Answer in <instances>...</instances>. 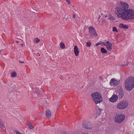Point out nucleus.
I'll list each match as a JSON object with an SVG mask.
<instances>
[{
  "label": "nucleus",
  "mask_w": 134,
  "mask_h": 134,
  "mask_svg": "<svg viewBox=\"0 0 134 134\" xmlns=\"http://www.w3.org/2000/svg\"><path fill=\"white\" fill-rule=\"evenodd\" d=\"M89 32L90 34L93 35L94 36H97L96 31L93 26H90L89 27Z\"/></svg>",
  "instance_id": "423d86ee"
},
{
  "label": "nucleus",
  "mask_w": 134,
  "mask_h": 134,
  "mask_svg": "<svg viewBox=\"0 0 134 134\" xmlns=\"http://www.w3.org/2000/svg\"><path fill=\"white\" fill-rule=\"evenodd\" d=\"M60 48L63 49H64L65 47L64 43L62 42L60 43Z\"/></svg>",
  "instance_id": "a211bd4d"
},
{
  "label": "nucleus",
  "mask_w": 134,
  "mask_h": 134,
  "mask_svg": "<svg viewBox=\"0 0 134 134\" xmlns=\"http://www.w3.org/2000/svg\"><path fill=\"white\" fill-rule=\"evenodd\" d=\"M19 63H24V61H21L20 60H19Z\"/></svg>",
  "instance_id": "f704fd0d"
},
{
  "label": "nucleus",
  "mask_w": 134,
  "mask_h": 134,
  "mask_svg": "<svg viewBox=\"0 0 134 134\" xmlns=\"http://www.w3.org/2000/svg\"><path fill=\"white\" fill-rule=\"evenodd\" d=\"M33 118V119H34V120H33L32 119L31 120V121H32V122H33L35 120V119H34V118Z\"/></svg>",
  "instance_id": "4c0bfd02"
},
{
  "label": "nucleus",
  "mask_w": 134,
  "mask_h": 134,
  "mask_svg": "<svg viewBox=\"0 0 134 134\" xmlns=\"http://www.w3.org/2000/svg\"><path fill=\"white\" fill-rule=\"evenodd\" d=\"M92 35H90V37H92Z\"/></svg>",
  "instance_id": "ea45409f"
},
{
  "label": "nucleus",
  "mask_w": 134,
  "mask_h": 134,
  "mask_svg": "<svg viewBox=\"0 0 134 134\" xmlns=\"http://www.w3.org/2000/svg\"><path fill=\"white\" fill-rule=\"evenodd\" d=\"M66 2L69 4H71V2L70 0H66Z\"/></svg>",
  "instance_id": "7c9ffc66"
},
{
  "label": "nucleus",
  "mask_w": 134,
  "mask_h": 134,
  "mask_svg": "<svg viewBox=\"0 0 134 134\" xmlns=\"http://www.w3.org/2000/svg\"><path fill=\"white\" fill-rule=\"evenodd\" d=\"M113 32H118V30L117 29V28L115 27H113Z\"/></svg>",
  "instance_id": "b1692460"
},
{
  "label": "nucleus",
  "mask_w": 134,
  "mask_h": 134,
  "mask_svg": "<svg viewBox=\"0 0 134 134\" xmlns=\"http://www.w3.org/2000/svg\"><path fill=\"white\" fill-rule=\"evenodd\" d=\"M114 121L116 122L119 123H121L125 119V118H115Z\"/></svg>",
  "instance_id": "9b49d317"
},
{
  "label": "nucleus",
  "mask_w": 134,
  "mask_h": 134,
  "mask_svg": "<svg viewBox=\"0 0 134 134\" xmlns=\"http://www.w3.org/2000/svg\"><path fill=\"white\" fill-rule=\"evenodd\" d=\"M99 45H100V43L99 42H98L96 44L95 46H98Z\"/></svg>",
  "instance_id": "2f4dec72"
},
{
  "label": "nucleus",
  "mask_w": 134,
  "mask_h": 134,
  "mask_svg": "<svg viewBox=\"0 0 134 134\" xmlns=\"http://www.w3.org/2000/svg\"><path fill=\"white\" fill-rule=\"evenodd\" d=\"M74 52L76 56H77L78 55L79 51L78 48L77 46H75L74 47Z\"/></svg>",
  "instance_id": "f8f14e48"
},
{
  "label": "nucleus",
  "mask_w": 134,
  "mask_h": 134,
  "mask_svg": "<svg viewBox=\"0 0 134 134\" xmlns=\"http://www.w3.org/2000/svg\"><path fill=\"white\" fill-rule=\"evenodd\" d=\"M118 116L115 117H125V115L124 114L121 113H119L118 114Z\"/></svg>",
  "instance_id": "6ab92c4d"
},
{
  "label": "nucleus",
  "mask_w": 134,
  "mask_h": 134,
  "mask_svg": "<svg viewBox=\"0 0 134 134\" xmlns=\"http://www.w3.org/2000/svg\"><path fill=\"white\" fill-rule=\"evenodd\" d=\"M128 105V102L126 100H123L121 101L117 105V108L122 109L126 108Z\"/></svg>",
  "instance_id": "7ed1b4c3"
},
{
  "label": "nucleus",
  "mask_w": 134,
  "mask_h": 134,
  "mask_svg": "<svg viewBox=\"0 0 134 134\" xmlns=\"http://www.w3.org/2000/svg\"><path fill=\"white\" fill-rule=\"evenodd\" d=\"M82 134H88L87 133H84V132H82L81 133Z\"/></svg>",
  "instance_id": "c9c22d12"
},
{
  "label": "nucleus",
  "mask_w": 134,
  "mask_h": 134,
  "mask_svg": "<svg viewBox=\"0 0 134 134\" xmlns=\"http://www.w3.org/2000/svg\"><path fill=\"white\" fill-rule=\"evenodd\" d=\"M129 63H128V62H127V64H121V66H128V64H129Z\"/></svg>",
  "instance_id": "c756f323"
},
{
  "label": "nucleus",
  "mask_w": 134,
  "mask_h": 134,
  "mask_svg": "<svg viewBox=\"0 0 134 134\" xmlns=\"http://www.w3.org/2000/svg\"><path fill=\"white\" fill-rule=\"evenodd\" d=\"M63 134H67V133L64 132Z\"/></svg>",
  "instance_id": "58836bf2"
},
{
  "label": "nucleus",
  "mask_w": 134,
  "mask_h": 134,
  "mask_svg": "<svg viewBox=\"0 0 134 134\" xmlns=\"http://www.w3.org/2000/svg\"><path fill=\"white\" fill-rule=\"evenodd\" d=\"M11 76L12 77H15L17 76L16 72L14 71H13L11 73Z\"/></svg>",
  "instance_id": "dca6fc26"
},
{
  "label": "nucleus",
  "mask_w": 134,
  "mask_h": 134,
  "mask_svg": "<svg viewBox=\"0 0 134 134\" xmlns=\"http://www.w3.org/2000/svg\"><path fill=\"white\" fill-rule=\"evenodd\" d=\"M106 48L107 50H109L110 51H111L112 48V47L110 46H106Z\"/></svg>",
  "instance_id": "393cba45"
},
{
  "label": "nucleus",
  "mask_w": 134,
  "mask_h": 134,
  "mask_svg": "<svg viewBox=\"0 0 134 134\" xmlns=\"http://www.w3.org/2000/svg\"><path fill=\"white\" fill-rule=\"evenodd\" d=\"M36 55L37 57L40 56V54L38 53H37Z\"/></svg>",
  "instance_id": "473e14b6"
},
{
  "label": "nucleus",
  "mask_w": 134,
  "mask_h": 134,
  "mask_svg": "<svg viewBox=\"0 0 134 134\" xmlns=\"http://www.w3.org/2000/svg\"><path fill=\"white\" fill-rule=\"evenodd\" d=\"M91 96L93 98V99L94 98H98L102 97L100 94L98 92H96L92 93L91 94Z\"/></svg>",
  "instance_id": "9d476101"
},
{
  "label": "nucleus",
  "mask_w": 134,
  "mask_h": 134,
  "mask_svg": "<svg viewBox=\"0 0 134 134\" xmlns=\"http://www.w3.org/2000/svg\"><path fill=\"white\" fill-rule=\"evenodd\" d=\"M119 27L120 28H123L126 29H127L129 28V27L127 25H125L122 23L120 24L119 25Z\"/></svg>",
  "instance_id": "ddd939ff"
},
{
  "label": "nucleus",
  "mask_w": 134,
  "mask_h": 134,
  "mask_svg": "<svg viewBox=\"0 0 134 134\" xmlns=\"http://www.w3.org/2000/svg\"><path fill=\"white\" fill-rule=\"evenodd\" d=\"M27 125L30 129H33V127L30 123L28 122V123H27Z\"/></svg>",
  "instance_id": "aec40b11"
},
{
  "label": "nucleus",
  "mask_w": 134,
  "mask_h": 134,
  "mask_svg": "<svg viewBox=\"0 0 134 134\" xmlns=\"http://www.w3.org/2000/svg\"><path fill=\"white\" fill-rule=\"evenodd\" d=\"M76 17V15H75V14H73V16H72V18H73V19H75V18Z\"/></svg>",
  "instance_id": "72a5a7b5"
},
{
  "label": "nucleus",
  "mask_w": 134,
  "mask_h": 134,
  "mask_svg": "<svg viewBox=\"0 0 134 134\" xmlns=\"http://www.w3.org/2000/svg\"><path fill=\"white\" fill-rule=\"evenodd\" d=\"M86 35V36H87V35Z\"/></svg>",
  "instance_id": "79ce46f5"
},
{
  "label": "nucleus",
  "mask_w": 134,
  "mask_h": 134,
  "mask_svg": "<svg viewBox=\"0 0 134 134\" xmlns=\"http://www.w3.org/2000/svg\"><path fill=\"white\" fill-rule=\"evenodd\" d=\"M118 99V96L117 95L114 94L111 97L109 98V101L111 102H116Z\"/></svg>",
  "instance_id": "6e6552de"
},
{
  "label": "nucleus",
  "mask_w": 134,
  "mask_h": 134,
  "mask_svg": "<svg viewBox=\"0 0 134 134\" xmlns=\"http://www.w3.org/2000/svg\"><path fill=\"white\" fill-rule=\"evenodd\" d=\"M101 111L102 109L99 108L97 110L96 113L98 115V116L100 115L101 113Z\"/></svg>",
  "instance_id": "412c9836"
},
{
  "label": "nucleus",
  "mask_w": 134,
  "mask_h": 134,
  "mask_svg": "<svg viewBox=\"0 0 134 134\" xmlns=\"http://www.w3.org/2000/svg\"><path fill=\"white\" fill-rule=\"evenodd\" d=\"M16 43H19V41H16Z\"/></svg>",
  "instance_id": "e433bc0d"
},
{
  "label": "nucleus",
  "mask_w": 134,
  "mask_h": 134,
  "mask_svg": "<svg viewBox=\"0 0 134 134\" xmlns=\"http://www.w3.org/2000/svg\"><path fill=\"white\" fill-rule=\"evenodd\" d=\"M119 97V99H121L123 98L124 96V91L122 88H120L118 90Z\"/></svg>",
  "instance_id": "0eeeda50"
},
{
  "label": "nucleus",
  "mask_w": 134,
  "mask_h": 134,
  "mask_svg": "<svg viewBox=\"0 0 134 134\" xmlns=\"http://www.w3.org/2000/svg\"><path fill=\"white\" fill-rule=\"evenodd\" d=\"M104 46L112 47V44L109 41H107L106 42H105V44Z\"/></svg>",
  "instance_id": "2eb2a0df"
},
{
  "label": "nucleus",
  "mask_w": 134,
  "mask_h": 134,
  "mask_svg": "<svg viewBox=\"0 0 134 134\" xmlns=\"http://www.w3.org/2000/svg\"><path fill=\"white\" fill-rule=\"evenodd\" d=\"M34 41L36 43H38L40 41V40L38 38H37L35 39Z\"/></svg>",
  "instance_id": "4be33fe9"
},
{
  "label": "nucleus",
  "mask_w": 134,
  "mask_h": 134,
  "mask_svg": "<svg viewBox=\"0 0 134 134\" xmlns=\"http://www.w3.org/2000/svg\"><path fill=\"white\" fill-rule=\"evenodd\" d=\"M109 18L110 19L112 20H114L115 19V18H114V17H113V16H112L111 15H110V16H109Z\"/></svg>",
  "instance_id": "bb28decb"
},
{
  "label": "nucleus",
  "mask_w": 134,
  "mask_h": 134,
  "mask_svg": "<svg viewBox=\"0 0 134 134\" xmlns=\"http://www.w3.org/2000/svg\"><path fill=\"white\" fill-rule=\"evenodd\" d=\"M91 44V42H89L86 43V46L88 47H90Z\"/></svg>",
  "instance_id": "5701e85b"
},
{
  "label": "nucleus",
  "mask_w": 134,
  "mask_h": 134,
  "mask_svg": "<svg viewBox=\"0 0 134 134\" xmlns=\"http://www.w3.org/2000/svg\"><path fill=\"white\" fill-rule=\"evenodd\" d=\"M1 51H0V54H1V51Z\"/></svg>",
  "instance_id": "a19ab883"
},
{
  "label": "nucleus",
  "mask_w": 134,
  "mask_h": 134,
  "mask_svg": "<svg viewBox=\"0 0 134 134\" xmlns=\"http://www.w3.org/2000/svg\"><path fill=\"white\" fill-rule=\"evenodd\" d=\"M93 101L96 104H98L100 103L101 102H102L103 101V98L102 97H98L97 98H93Z\"/></svg>",
  "instance_id": "1a4fd4ad"
},
{
  "label": "nucleus",
  "mask_w": 134,
  "mask_h": 134,
  "mask_svg": "<svg viewBox=\"0 0 134 134\" xmlns=\"http://www.w3.org/2000/svg\"><path fill=\"white\" fill-rule=\"evenodd\" d=\"M83 127L86 129H90L91 128L92 125L90 122L84 121L82 122Z\"/></svg>",
  "instance_id": "20e7f679"
},
{
  "label": "nucleus",
  "mask_w": 134,
  "mask_h": 134,
  "mask_svg": "<svg viewBox=\"0 0 134 134\" xmlns=\"http://www.w3.org/2000/svg\"><path fill=\"white\" fill-rule=\"evenodd\" d=\"M100 51L102 53H107V50L103 47H102L101 48Z\"/></svg>",
  "instance_id": "f3484780"
},
{
  "label": "nucleus",
  "mask_w": 134,
  "mask_h": 134,
  "mask_svg": "<svg viewBox=\"0 0 134 134\" xmlns=\"http://www.w3.org/2000/svg\"><path fill=\"white\" fill-rule=\"evenodd\" d=\"M14 132L16 134H23V133L18 130H15V131H14Z\"/></svg>",
  "instance_id": "a878e982"
},
{
  "label": "nucleus",
  "mask_w": 134,
  "mask_h": 134,
  "mask_svg": "<svg viewBox=\"0 0 134 134\" xmlns=\"http://www.w3.org/2000/svg\"><path fill=\"white\" fill-rule=\"evenodd\" d=\"M40 91V90L38 88H36L35 91V93L37 94V93Z\"/></svg>",
  "instance_id": "cd10ccee"
},
{
  "label": "nucleus",
  "mask_w": 134,
  "mask_h": 134,
  "mask_svg": "<svg viewBox=\"0 0 134 134\" xmlns=\"http://www.w3.org/2000/svg\"><path fill=\"white\" fill-rule=\"evenodd\" d=\"M120 82V81H118L113 78L111 79L110 82L111 86H116L118 85Z\"/></svg>",
  "instance_id": "39448f33"
},
{
  "label": "nucleus",
  "mask_w": 134,
  "mask_h": 134,
  "mask_svg": "<svg viewBox=\"0 0 134 134\" xmlns=\"http://www.w3.org/2000/svg\"><path fill=\"white\" fill-rule=\"evenodd\" d=\"M42 92L40 91L37 93V94L38 95V96H40V95H42Z\"/></svg>",
  "instance_id": "c85d7f7f"
},
{
  "label": "nucleus",
  "mask_w": 134,
  "mask_h": 134,
  "mask_svg": "<svg viewBox=\"0 0 134 134\" xmlns=\"http://www.w3.org/2000/svg\"><path fill=\"white\" fill-rule=\"evenodd\" d=\"M125 87L128 91H131L134 87V77H129L126 79L125 82Z\"/></svg>",
  "instance_id": "f03ea898"
},
{
  "label": "nucleus",
  "mask_w": 134,
  "mask_h": 134,
  "mask_svg": "<svg viewBox=\"0 0 134 134\" xmlns=\"http://www.w3.org/2000/svg\"><path fill=\"white\" fill-rule=\"evenodd\" d=\"M46 116L47 117H49L50 116L51 117V113L50 110H48L47 111L46 114Z\"/></svg>",
  "instance_id": "4468645a"
},
{
  "label": "nucleus",
  "mask_w": 134,
  "mask_h": 134,
  "mask_svg": "<svg viewBox=\"0 0 134 134\" xmlns=\"http://www.w3.org/2000/svg\"><path fill=\"white\" fill-rule=\"evenodd\" d=\"M128 4L123 2H121L116 8L115 12L117 16L125 20L134 19V11L129 9Z\"/></svg>",
  "instance_id": "f257e3e1"
}]
</instances>
